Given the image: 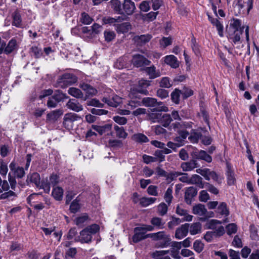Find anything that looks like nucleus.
<instances>
[{
  "label": "nucleus",
  "instance_id": "f257e3e1",
  "mask_svg": "<svg viewBox=\"0 0 259 259\" xmlns=\"http://www.w3.org/2000/svg\"><path fill=\"white\" fill-rule=\"evenodd\" d=\"M99 229V226L97 224L90 225L81 231L79 236L75 237L74 241L81 243H90L92 240V235L97 233Z\"/></svg>",
  "mask_w": 259,
  "mask_h": 259
},
{
  "label": "nucleus",
  "instance_id": "f03ea898",
  "mask_svg": "<svg viewBox=\"0 0 259 259\" xmlns=\"http://www.w3.org/2000/svg\"><path fill=\"white\" fill-rule=\"evenodd\" d=\"M148 236L153 240L159 241L156 244V246L158 247H165L169 244L170 239L164 231L148 234Z\"/></svg>",
  "mask_w": 259,
  "mask_h": 259
},
{
  "label": "nucleus",
  "instance_id": "7ed1b4c3",
  "mask_svg": "<svg viewBox=\"0 0 259 259\" xmlns=\"http://www.w3.org/2000/svg\"><path fill=\"white\" fill-rule=\"evenodd\" d=\"M77 81V78L74 75L71 73H65L58 80L57 87L65 88L75 83Z\"/></svg>",
  "mask_w": 259,
  "mask_h": 259
},
{
  "label": "nucleus",
  "instance_id": "20e7f679",
  "mask_svg": "<svg viewBox=\"0 0 259 259\" xmlns=\"http://www.w3.org/2000/svg\"><path fill=\"white\" fill-rule=\"evenodd\" d=\"M80 119V117L74 113H68L64 115L63 125L67 130H70L73 127L74 122Z\"/></svg>",
  "mask_w": 259,
  "mask_h": 259
},
{
  "label": "nucleus",
  "instance_id": "39448f33",
  "mask_svg": "<svg viewBox=\"0 0 259 259\" xmlns=\"http://www.w3.org/2000/svg\"><path fill=\"white\" fill-rule=\"evenodd\" d=\"M132 63L137 68L149 65L151 61L144 56L140 54H136L133 56Z\"/></svg>",
  "mask_w": 259,
  "mask_h": 259
},
{
  "label": "nucleus",
  "instance_id": "423d86ee",
  "mask_svg": "<svg viewBox=\"0 0 259 259\" xmlns=\"http://www.w3.org/2000/svg\"><path fill=\"white\" fill-rule=\"evenodd\" d=\"M79 87L85 92V95L84 97L83 96V101H86L90 96L92 97L96 95L98 92L95 88L84 82L80 83Z\"/></svg>",
  "mask_w": 259,
  "mask_h": 259
},
{
  "label": "nucleus",
  "instance_id": "0eeeda50",
  "mask_svg": "<svg viewBox=\"0 0 259 259\" xmlns=\"http://www.w3.org/2000/svg\"><path fill=\"white\" fill-rule=\"evenodd\" d=\"M245 7L247 8V13L248 14L250 10L252 8L253 0H237L235 8L238 9V13H240V11Z\"/></svg>",
  "mask_w": 259,
  "mask_h": 259
},
{
  "label": "nucleus",
  "instance_id": "6e6552de",
  "mask_svg": "<svg viewBox=\"0 0 259 259\" xmlns=\"http://www.w3.org/2000/svg\"><path fill=\"white\" fill-rule=\"evenodd\" d=\"M134 232V234L132 237V241L134 243H136L149 238L148 234L146 235L140 227L135 228Z\"/></svg>",
  "mask_w": 259,
  "mask_h": 259
},
{
  "label": "nucleus",
  "instance_id": "1a4fd4ad",
  "mask_svg": "<svg viewBox=\"0 0 259 259\" xmlns=\"http://www.w3.org/2000/svg\"><path fill=\"white\" fill-rule=\"evenodd\" d=\"M197 189L194 187H189L186 188L184 199L187 204H191L192 199L197 195Z\"/></svg>",
  "mask_w": 259,
  "mask_h": 259
},
{
  "label": "nucleus",
  "instance_id": "9d476101",
  "mask_svg": "<svg viewBox=\"0 0 259 259\" xmlns=\"http://www.w3.org/2000/svg\"><path fill=\"white\" fill-rule=\"evenodd\" d=\"M122 6L123 14L126 15H132L136 9L135 3L131 0H124Z\"/></svg>",
  "mask_w": 259,
  "mask_h": 259
},
{
  "label": "nucleus",
  "instance_id": "9b49d317",
  "mask_svg": "<svg viewBox=\"0 0 259 259\" xmlns=\"http://www.w3.org/2000/svg\"><path fill=\"white\" fill-rule=\"evenodd\" d=\"M189 224L186 223L182 225L180 227L177 228L175 232V237L178 239H182L186 237L189 232Z\"/></svg>",
  "mask_w": 259,
  "mask_h": 259
},
{
  "label": "nucleus",
  "instance_id": "f8f14e48",
  "mask_svg": "<svg viewBox=\"0 0 259 259\" xmlns=\"http://www.w3.org/2000/svg\"><path fill=\"white\" fill-rule=\"evenodd\" d=\"M102 101L105 103H106L109 106L117 107L122 103V99L120 97L115 95L112 98L104 97L102 99Z\"/></svg>",
  "mask_w": 259,
  "mask_h": 259
},
{
  "label": "nucleus",
  "instance_id": "ddd939ff",
  "mask_svg": "<svg viewBox=\"0 0 259 259\" xmlns=\"http://www.w3.org/2000/svg\"><path fill=\"white\" fill-rule=\"evenodd\" d=\"M66 107L70 110L76 112L83 110V106L79 102L74 99H70L66 103Z\"/></svg>",
  "mask_w": 259,
  "mask_h": 259
},
{
  "label": "nucleus",
  "instance_id": "4468645a",
  "mask_svg": "<svg viewBox=\"0 0 259 259\" xmlns=\"http://www.w3.org/2000/svg\"><path fill=\"white\" fill-rule=\"evenodd\" d=\"M192 156L194 159L203 160L207 162H211L212 161L211 157L204 150L193 152Z\"/></svg>",
  "mask_w": 259,
  "mask_h": 259
},
{
  "label": "nucleus",
  "instance_id": "2eb2a0df",
  "mask_svg": "<svg viewBox=\"0 0 259 259\" xmlns=\"http://www.w3.org/2000/svg\"><path fill=\"white\" fill-rule=\"evenodd\" d=\"M92 127L93 130L98 132L101 135L103 134H110L112 135L111 130L112 127L111 124H106L103 126H99L97 125H92Z\"/></svg>",
  "mask_w": 259,
  "mask_h": 259
},
{
  "label": "nucleus",
  "instance_id": "dca6fc26",
  "mask_svg": "<svg viewBox=\"0 0 259 259\" xmlns=\"http://www.w3.org/2000/svg\"><path fill=\"white\" fill-rule=\"evenodd\" d=\"M150 85V81L144 79H142L139 81L138 86L137 90L139 93L147 95L149 92L147 90V88Z\"/></svg>",
  "mask_w": 259,
  "mask_h": 259
},
{
  "label": "nucleus",
  "instance_id": "f3484780",
  "mask_svg": "<svg viewBox=\"0 0 259 259\" xmlns=\"http://www.w3.org/2000/svg\"><path fill=\"white\" fill-rule=\"evenodd\" d=\"M13 19L12 25L18 28H22L23 26L21 16L18 10L15 11L12 14Z\"/></svg>",
  "mask_w": 259,
  "mask_h": 259
},
{
  "label": "nucleus",
  "instance_id": "a211bd4d",
  "mask_svg": "<svg viewBox=\"0 0 259 259\" xmlns=\"http://www.w3.org/2000/svg\"><path fill=\"white\" fill-rule=\"evenodd\" d=\"M181 167L184 171L192 170L196 167H198V164L195 159L194 158L188 161L181 163Z\"/></svg>",
  "mask_w": 259,
  "mask_h": 259
},
{
  "label": "nucleus",
  "instance_id": "6ab92c4d",
  "mask_svg": "<svg viewBox=\"0 0 259 259\" xmlns=\"http://www.w3.org/2000/svg\"><path fill=\"white\" fill-rule=\"evenodd\" d=\"M189 184L196 185L197 187L201 189L204 187L202 178L197 175H193L189 178Z\"/></svg>",
  "mask_w": 259,
  "mask_h": 259
},
{
  "label": "nucleus",
  "instance_id": "aec40b11",
  "mask_svg": "<svg viewBox=\"0 0 259 259\" xmlns=\"http://www.w3.org/2000/svg\"><path fill=\"white\" fill-rule=\"evenodd\" d=\"M17 40L15 38H12L9 42L7 45H6L5 54L9 55L17 50Z\"/></svg>",
  "mask_w": 259,
  "mask_h": 259
},
{
  "label": "nucleus",
  "instance_id": "412c9836",
  "mask_svg": "<svg viewBox=\"0 0 259 259\" xmlns=\"http://www.w3.org/2000/svg\"><path fill=\"white\" fill-rule=\"evenodd\" d=\"M208 15V20L212 25L215 26L217 29V30L218 31L219 35L221 37H223L224 36V33H223V25L221 23L220 21H219L217 18H214L211 17H210L209 15Z\"/></svg>",
  "mask_w": 259,
  "mask_h": 259
},
{
  "label": "nucleus",
  "instance_id": "4be33fe9",
  "mask_svg": "<svg viewBox=\"0 0 259 259\" xmlns=\"http://www.w3.org/2000/svg\"><path fill=\"white\" fill-rule=\"evenodd\" d=\"M142 104L146 107H155L161 104V102H158L157 100L153 98L145 97L142 100Z\"/></svg>",
  "mask_w": 259,
  "mask_h": 259
},
{
  "label": "nucleus",
  "instance_id": "5701e85b",
  "mask_svg": "<svg viewBox=\"0 0 259 259\" xmlns=\"http://www.w3.org/2000/svg\"><path fill=\"white\" fill-rule=\"evenodd\" d=\"M152 38L150 34H143L141 35H137L134 37L135 41L139 46H142L147 42H148Z\"/></svg>",
  "mask_w": 259,
  "mask_h": 259
},
{
  "label": "nucleus",
  "instance_id": "b1692460",
  "mask_svg": "<svg viewBox=\"0 0 259 259\" xmlns=\"http://www.w3.org/2000/svg\"><path fill=\"white\" fill-rule=\"evenodd\" d=\"M226 175L227 177V183L229 185H234L236 181L234 174L232 170L231 166L228 163H227Z\"/></svg>",
  "mask_w": 259,
  "mask_h": 259
},
{
  "label": "nucleus",
  "instance_id": "393cba45",
  "mask_svg": "<svg viewBox=\"0 0 259 259\" xmlns=\"http://www.w3.org/2000/svg\"><path fill=\"white\" fill-rule=\"evenodd\" d=\"M164 62L174 68H177L179 66L177 58L174 55L166 56L165 57Z\"/></svg>",
  "mask_w": 259,
  "mask_h": 259
},
{
  "label": "nucleus",
  "instance_id": "a878e982",
  "mask_svg": "<svg viewBox=\"0 0 259 259\" xmlns=\"http://www.w3.org/2000/svg\"><path fill=\"white\" fill-rule=\"evenodd\" d=\"M176 213L181 216H184V219L183 221H191L193 216L188 213L187 210L181 207L179 205L177 206L176 208Z\"/></svg>",
  "mask_w": 259,
  "mask_h": 259
},
{
  "label": "nucleus",
  "instance_id": "bb28decb",
  "mask_svg": "<svg viewBox=\"0 0 259 259\" xmlns=\"http://www.w3.org/2000/svg\"><path fill=\"white\" fill-rule=\"evenodd\" d=\"M206 212L207 209L202 204H198L193 206V213L195 214L203 216L206 214Z\"/></svg>",
  "mask_w": 259,
  "mask_h": 259
},
{
  "label": "nucleus",
  "instance_id": "cd10ccee",
  "mask_svg": "<svg viewBox=\"0 0 259 259\" xmlns=\"http://www.w3.org/2000/svg\"><path fill=\"white\" fill-rule=\"evenodd\" d=\"M145 71L149 76L150 79H154L160 76V72L156 71V68L154 66L146 67Z\"/></svg>",
  "mask_w": 259,
  "mask_h": 259
},
{
  "label": "nucleus",
  "instance_id": "c85d7f7f",
  "mask_svg": "<svg viewBox=\"0 0 259 259\" xmlns=\"http://www.w3.org/2000/svg\"><path fill=\"white\" fill-rule=\"evenodd\" d=\"M151 224L157 229H162L164 228L165 222L158 217H153L150 221Z\"/></svg>",
  "mask_w": 259,
  "mask_h": 259
},
{
  "label": "nucleus",
  "instance_id": "c756f323",
  "mask_svg": "<svg viewBox=\"0 0 259 259\" xmlns=\"http://www.w3.org/2000/svg\"><path fill=\"white\" fill-rule=\"evenodd\" d=\"M40 178L39 174L37 172H34L30 176H27V179L26 182L28 183L29 182L34 183L36 187L40 186Z\"/></svg>",
  "mask_w": 259,
  "mask_h": 259
},
{
  "label": "nucleus",
  "instance_id": "7c9ffc66",
  "mask_svg": "<svg viewBox=\"0 0 259 259\" xmlns=\"http://www.w3.org/2000/svg\"><path fill=\"white\" fill-rule=\"evenodd\" d=\"M217 213L221 215L227 217L229 214V211L225 202H221L217 207Z\"/></svg>",
  "mask_w": 259,
  "mask_h": 259
},
{
  "label": "nucleus",
  "instance_id": "2f4dec72",
  "mask_svg": "<svg viewBox=\"0 0 259 259\" xmlns=\"http://www.w3.org/2000/svg\"><path fill=\"white\" fill-rule=\"evenodd\" d=\"M112 8L113 10L119 14H123L122 11V6L121 2L119 0H111L110 2Z\"/></svg>",
  "mask_w": 259,
  "mask_h": 259
},
{
  "label": "nucleus",
  "instance_id": "473e14b6",
  "mask_svg": "<svg viewBox=\"0 0 259 259\" xmlns=\"http://www.w3.org/2000/svg\"><path fill=\"white\" fill-rule=\"evenodd\" d=\"M68 93L77 99H83V94L79 89L70 88L68 90Z\"/></svg>",
  "mask_w": 259,
  "mask_h": 259
},
{
  "label": "nucleus",
  "instance_id": "72a5a7b5",
  "mask_svg": "<svg viewBox=\"0 0 259 259\" xmlns=\"http://www.w3.org/2000/svg\"><path fill=\"white\" fill-rule=\"evenodd\" d=\"M63 190L61 187H56L53 188L52 195L58 201L61 200L63 198Z\"/></svg>",
  "mask_w": 259,
  "mask_h": 259
},
{
  "label": "nucleus",
  "instance_id": "f704fd0d",
  "mask_svg": "<svg viewBox=\"0 0 259 259\" xmlns=\"http://www.w3.org/2000/svg\"><path fill=\"white\" fill-rule=\"evenodd\" d=\"M201 229V225L199 222L193 223L191 225H189V231L190 234L192 235H194L200 233Z\"/></svg>",
  "mask_w": 259,
  "mask_h": 259
},
{
  "label": "nucleus",
  "instance_id": "c9c22d12",
  "mask_svg": "<svg viewBox=\"0 0 259 259\" xmlns=\"http://www.w3.org/2000/svg\"><path fill=\"white\" fill-rule=\"evenodd\" d=\"M156 200V198L154 197H142L139 199L140 204L142 207H147L150 204L154 203Z\"/></svg>",
  "mask_w": 259,
  "mask_h": 259
},
{
  "label": "nucleus",
  "instance_id": "e433bc0d",
  "mask_svg": "<svg viewBox=\"0 0 259 259\" xmlns=\"http://www.w3.org/2000/svg\"><path fill=\"white\" fill-rule=\"evenodd\" d=\"M153 112L158 111L157 112H152L149 114L150 119L153 122H160L162 115V113L160 112L161 110H158L156 108H153Z\"/></svg>",
  "mask_w": 259,
  "mask_h": 259
},
{
  "label": "nucleus",
  "instance_id": "4c0bfd02",
  "mask_svg": "<svg viewBox=\"0 0 259 259\" xmlns=\"http://www.w3.org/2000/svg\"><path fill=\"white\" fill-rule=\"evenodd\" d=\"M114 129L116 133V136L117 138L125 139L127 136V133L125 131L124 128L122 126L115 125Z\"/></svg>",
  "mask_w": 259,
  "mask_h": 259
},
{
  "label": "nucleus",
  "instance_id": "58836bf2",
  "mask_svg": "<svg viewBox=\"0 0 259 259\" xmlns=\"http://www.w3.org/2000/svg\"><path fill=\"white\" fill-rule=\"evenodd\" d=\"M230 26L234 29V33L242 29L243 30L244 29V26H241V21L239 19H233L231 20Z\"/></svg>",
  "mask_w": 259,
  "mask_h": 259
},
{
  "label": "nucleus",
  "instance_id": "ea45409f",
  "mask_svg": "<svg viewBox=\"0 0 259 259\" xmlns=\"http://www.w3.org/2000/svg\"><path fill=\"white\" fill-rule=\"evenodd\" d=\"M127 58L125 57H120L118 59L114 64V67L119 69L127 67Z\"/></svg>",
  "mask_w": 259,
  "mask_h": 259
},
{
  "label": "nucleus",
  "instance_id": "a19ab883",
  "mask_svg": "<svg viewBox=\"0 0 259 259\" xmlns=\"http://www.w3.org/2000/svg\"><path fill=\"white\" fill-rule=\"evenodd\" d=\"M172 119L171 117V115L168 114L163 113L161 116L160 123H162V125L165 127H168L169 124L172 121Z\"/></svg>",
  "mask_w": 259,
  "mask_h": 259
},
{
  "label": "nucleus",
  "instance_id": "79ce46f5",
  "mask_svg": "<svg viewBox=\"0 0 259 259\" xmlns=\"http://www.w3.org/2000/svg\"><path fill=\"white\" fill-rule=\"evenodd\" d=\"M52 97L56 100L58 103L68 98L65 94H64L60 90L55 91Z\"/></svg>",
  "mask_w": 259,
  "mask_h": 259
},
{
  "label": "nucleus",
  "instance_id": "37998d69",
  "mask_svg": "<svg viewBox=\"0 0 259 259\" xmlns=\"http://www.w3.org/2000/svg\"><path fill=\"white\" fill-rule=\"evenodd\" d=\"M123 146L121 141L119 140H109L108 143V146L113 149L121 148Z\"/></svg>",
  "mask_w": 259,
  "mask_h": 259
},
{
  "label": "nucleus",
  "instance_id": "c03bdc74",
  "mask_svg": "<svg viewBox=\"0 0 259 259\" xmlns=\"http://www.w3.org/2000/svg\"><path fill=\"white\" fill-rule=\"evenodd\" d=\"M93 19L91 18L87 13L83 12L81 14L80 21L84 25H89L93 21Z\"/></svg>",
  "mask_w": 259,
  "mask_h": 259
},
{
  "label": "nucleus",
  "instance_id": "a18cd8bd",
  "mask_svg": "<svg viewBox=\"0 0 259 259\" xmlns=\"http://www.w3.org/2000/svg\"><path fill=\"white\" fill-rule=\"evenodd\" d=\"M79 200L77 198L74 200L71 203L70 206V210L71 212L75 213L78 211L80 208V205L79 203Z\"/></svg>",
  "mask_w": 259,
  "mask_h": 259
},
{
  "label": "nucleus",
  "instance_id": "49530a36",
  "mask_svg": "<svg viewBox=\"0 0 259 259\" xmlns=\"http://www.w3.org/2000/svg\"><path fill=\"white\" fill-rule=\"evenodd\" d=\"M172 193V188L171 186H170L167 188L164 195V199L165 202L167 203L168 205H169L171 203L172 199L173 198Z\"/></svg>",
  "mask_w": 259,
  "mask_h": 259
},
{
  "label": "nucleus",
  "instance_id": "de8ad7c7",
  "mask_svg": "<svg viewBox=\"0 0 259 259\" xmlns=\"http://www.w3.org/2000/svg\"><path fill=\"white\" fill-rule=\"evenodd\" d=\"M88 219L89 217L88 214L84 213L75 219V224L79 227H83L84 223L88 220Z\"/></svg>",
  "mask_w": 259,
  "mask_h": 259
},
{
  "label": "nucleus",
  "instance_id": "09e8293b",
  "mask_svg": "<svg viewBox=\"0 0 259 259\" xmlns=\"http://www.w3.org/2000/svg\"><path fill=\"white\" fill-rule=\"evenodd\" d=\"M86 104L88 106H94L100 108H103L104 105V104L101 103L99 100L96 98L87 101Z\"/></svg>",
  "mask_w": 259,
  "mask_h": 259
},
{
  "label": "nucleus",
  "instance_id": "8fccbe9b",
  "mask_svg": "<svg viewBox=\"0 0 259 259\" xmlns=\"http://www.w3.org/2000/svg\"><path fill=\"white\" fill-rule=\"evenodd\" d=\"M181 94V90L176 89L171 94V99L172 102L177 104H179Z\"/></svg>",
  "mask_w": 259,
  "mask_h": 259
},
{
  "label": "nucleus",
  "instance_id": "3c124183",
  "mask_svg": "<svg viewBox=\"0 0 259 259\" xmlns=\"http://www.w3.org/2000/svg\"><path fill=\"white\" fill-rule=\"evenodd\" d=\"M191 135L188 137V139L193 143H197L199 138L201 137L202 134L199 132H196L194 130H192Z\"/></svg>",
  "mask_w": 259,
  "mask_h": 259
},
{
  "label": "nucleus",
  "instance_id": "603ef678",
  "mask_svg": "<svg viewBox=\"0 0 259 259\" xmlns=\"http://www.w3.org/2000/svg\"><path fill=\"white\" fill-rule=\"evenodd\" d=\"M133 138L138 142L146 143L149 141L148 138L145 135L141 133L134 134Z\"/></svg>",
  "mask_w": 259,
  "mask_h": 259
},
{
  "label": "nucleus",
  "instance_id": "864d4df0",
  "mask_svg": "<svg viewBox=\"0 0 259 259\" xmlns=\"http://www.w3.org/2000/svg\"><path fill=\"white\" fill-rule=\"evenodd\" d=\"M63 113V111L62 109H57L54 110L51 113L48 114L47 116L52 119L56 120L58 119Z\"/></svg>",
  "mask_w": 259,
  "mask_h": 259
},
{
  "label": "nucleus",
  "instance_id": "5fc2aeb1",
  "mask_svg": "<svg viewBox=\"0 0 259 259\" xmlns=\"http://www.w3.org/2000/svg\"><path fill=\"white\" fill-rule=\"evenodd\" d=\"M30 52L31 55L33 56L35 58H40L42 54L41 49L35 46H33L31 48Z\"/></svg>",
  "mask_w": 259,
  "mask_h": 259
},
{
  "label": "nucleus",
  "instance_id": "6e6d98bb",
  "mask_svg": "<svg viewBox=\"0 0 259 259\" xmlns=\"http://www.w3.org/2000/svg\"><path fill=\"white\" fill-rule=\"evenodd\" d=\"M204 248V244L200 240H196L193 244V249L198 253H200Z\"/></svg>",
  "mask_w": 259,
  "mask_h": 259
},
{
  "label": "nucleus",
  "instance_id": "4d7b16f0",
  "mask_svg": "<svg viewBox=\"0 0 259 259\" xmlns=\"http://www.w3.org/2000/svg\"><path fill=\"white\" fill-rule=\"evenodd\" d=\"M158 14V12H150L143 16V19L147 21H152L156 19Z\"/></svg>",
  "mask_w": 259,
  "mask_h": 259
},
{
  "label": "nucleus",
  "instance_id": "13d9d810",
  "mask_svg": "<svg viewBox=\"0 0 259 259\" xmlns=\"http://www.w3.org/2000/svg\"><path fill=\"white\" fill-rule=\"evenodd\" d=\"M221 224V222L219 221L211 220L207 223V226L208 229L215 230Z\"/></svg>",
  "mask_w": 259,
  "mask_h": 259
},
{
  "label": "nucleus",
  "instance_id": "bf43d9fd",
  "mask_svg": "<svg viewBox=\"0 0 259 259\" xmlns=\"http://www.w3.org/2000/svg\"><path fill=\"white\" fill-rule=\"evenodd\" d=\"M8 171L7 164L4 162V160L1 159L0 161V174L2 176H6Z\"/></svg>",
  "mask_w": 259,
  "mask_h": 259
},
{
  "label": "nucleus",
  "instance_id": "052dcab7",
  "mask_svg": "<svg viewBox=\"0 0 259 259\" xmlns=\"http://www.w3.org/2000/svg\"><path fill=\"white\" fill-rule=\"evenodd\" d=\"M167 209L168 207L167 205L163 202L161 203L158 206V212L161 216H163L167 213Z\"/></svg>",
  "mask_w": 259,
  "mask_h": 259
},
{
  "label": "nucleus",
  "instance_id": "680f3d73",
  "mask_svg": "<svg viewBox=\"0 0 259 259\" xmlns=\"http://www.w3.org/2000/svg\"><path fill=\"white\" fill-rule=\"evenodd\" d=\"M17 197V194L12 190H9L8 191L0 195L1 199H9L12 197Z\"/></svg>",
  "mask_w": 259,
  "mask_h": 259
},
{
  "label": "nucleus",
  "instance_id": "e2e57ef3",
  "mask_svg": "<svg viewBox=\"0 0 259 259\" xmlns=\"http://www.w3.org/2000/svg\"><path fill=\"white\" fill-rule=\"evenodd\" d=\"M182 175L181 172L172 171L166 174V180H169L170 182L175 180L178 176Z\"/></svg>",
  "mask_w": 259,
  "mask_h": 259
},
{
  "label": "nucleus",
  "instance_id": "0e129e2a",
  "mask_svg": "<svg viewBox=\"0 0 259 259\" xmlns=\"http://www.w3.org/2000/svg\"><path fill=\"white\" fill-rule=\"evenodd\" d=\"M157 186L154 185H150L147 190V193L150 195L157 196L158 195L157 191Z\"/></svg>",
  "mask_w": 259,
  "mask_h": 259
},
{
  "label": "nucleus",
  "instance_id": "69168bd1",
  "mask_svg": "<svg viewBox=\"0 0 259 259\" xmlns=\"http://www.w3.org/2000/svg\"><path fill=\"white\" fill-rule=\"evenodd\" d=\"M226 229L227 234L231 235L237 232V226L234 223H231L227 226Z\"/></svg>",
  "mask_w": 259,
  "mask_h": 259
},
{
  "label": "nucleus",
  "instance_id": "338daca9",
  "mask_svg": "<svg viewBox=\"0 0 259 259\" xmlns=\"http://www.w3.org/2000/svg\"><path fill=\"white\" fill-rule=\"evenodd\" d=\"M181 221L179 218L172 217V220L169 222L167 224L169 229H173L174 227L178 225Z\"/></svg>",
  "mask_w": 259,
  "mask_h": 259
},
{
  "label": "nucleus",
  "instance_id": "774afa93",
  "mask_svg": "<svg viewBox=\"0 0 259 259\" xmlns=\"http://www.w3.org/2000/svg\"><path fill=\"white\" fill-rule=\"evenodd\" d=\"M181 95L184 99H186L193 94L192 90L189 88H184L183 90H181Z\"/></svg>",
  "mask_w": 259,
  "mask_h": 259
}]
</instances>
